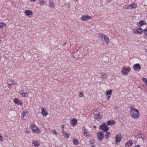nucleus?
I'll use <instances>...</instances> for the list:
<instances>
[{
    "label": "nucleus",
    "mask_w": 147,
    "mask_h": 147,
    "mask_svg": "<svg viewBox=\"0 0 147 147\" xmlns=\"http://www.w3.org/2000/svg\"><path fill=\"white\" fill-rule=\"evenodd\" d=\"M130 113L132 117L134 118L138 117L140 115L138 110L135 108H131Z\"/></svg>",
    "instance_id": "obj_1"
},
{
    "label": "nucleus",
    "mask_w": 147,
    "mask_h": 147,
    "mask_svg": "<svg viewBox=\"0 0 147 147\" xmlns=\"http://www.w3.org/2000/svg\"><path fill=\"white\" fill-rule=\"evenodd\" d=\"M98 37L102 42L108 44L109 42V37L102 34H98Z\"/></svg>",
    "instance_id": "obj_2"
},
{
    "label": "nucleus",
    "mask_w": 147,
    "mask_h": 147,
    "mask_svg": "<svg viewBox=\"0 0 147 147\" xmlns=\"http://www.w3.org/2000/svg\"><path fill=\"white\" fill-rule=\"evenodd\" d=\"M31 128L33 132L37 134H39L40 130L38 127H36L35 125L33 124L31 125Z\"/></svg>",
    "instance_id": "obj_3"
},
{
    "label": "nucleus",
    "mask_w": 147,
    "mask_h": 147,
    "mask_svg": "<svg viewBox=\"0 0 147 147\" xmlns=\"http://www.w3.org/2000/svg\"><path fill=\"white\" fill-rule=\"evenodd\" d=\"M130 69L129 68H126L125 67H123L121 70V73L123 74L126 76L127 74L130 71Z\"/></svg>",
    "instance_id": "obj_4"
},
{
    "label": "nucleus",
    "mask_w": 147,
    "mask_h": 147,
    "mask_svg": "<svg viewBox=\"0 0 147 147\" xmlns=\"http://www.w3.org/2000/svg\"><path fill=\"white\" fill-rule=\"evenodd\" d=\"M100 128L104 132H107L109 130V127L107 125L106 123L102 124L100 126Z\"/></svg>",
    "instance_id": "obj_5"
},
{
    "label": "nucleus",
    "mask_w": 147,
    "mask_h": 147,
    "mask_svg": "<svg viewBox=\"0 0 147 147\" xmlns=\"http://www.w3.org/2000/svg\"><path fill=\"white\" fill-rule=\"evenodd\" d=\"M97 136L98 139L100 141H102L104 138V134L102 133V131H100L97 133Z\"/></svg>",
    "instance_id": "obj_6"
},
{
    "label": "nucleus",
    "mask_w": 147,
    "mask_h": 147,
    "mask_svg": "<svg viewBox=\"0 0 147 147\" xmlns=\"http://www.w3.org/2000/svg\"><path fill=\"white\" fill-rule=\"evenodd\" d=\"M114 138L115 139V143L117 144L120 142L122 138V137L121 136L117 135Z\"/></svg>",
    "instance_id": "obj_7"
},
{
    "label": "nucleus",
    "mask_w": 147,
    "mask_h": 147,
    "mask_svg": "<svg viewBox=\"0 0 147 147\" xmlns=\"http://www.w3.org/2000/svg\"><path fill=\"white\" fill-rule=\"evenodd\" d=\"M133 68L135 71H139L141 69L140 65L139 63L133 65Z\"/></svg>",
    "instance_id": "obj_8"
},
{
    "label": "nucleus",
    "mask_w": 147,
    "mask_h": 147,
    "mask_svg": "<svg viewBox=\"0 0 147 147\" xmlns=\"http://www.w3.org/2000/svg\"><path fill=\"white\" fill-rule=\"evenodd\" d=\"M94 116V118L97 120L99 121L102 118V115L99 113H95Z\"/></svg>",
    "instance_id": "obj_9"
},
{
    "label": "nucleus",
    "mask_w": 147,
    "mask_h": 147,
    "mask_svg": "<svg viewBox=\"0 0 147 147\" xmlns=\"http://www.w3.org/2000/svg\"><path fill=\"white\" fill-rule=\"evenodd\" d=\"M92 17L88 15H84L81 17V19L83 21H86L91 19Z\"/></svg>",
    "instance_id": "obj_10"
},
{
    "label": "nucleus",
    "mask_w": 147,
    "mask_h": 147,
    "mask_svg": "<svg viewBox=\"0 0 147 147\" xmlns=\"http://www.w3.org/2000/svg\"><path fill=\"white\" fill-rule=\"evenodd\" d=\"M25 14L29 16H31L33 14V13L32 11L29 10H27L24 11Z\"/></svg>",
    "instance_id": "obj_11"
},
{
    "label": "nucleus",
    "mask_w": 147,
    "mask_h": 147,
    "mask_svg": "<svg viewBox=\"0 0 147 147\" xmlns=\"http://www.w3.org/2000/svg\"><path fill=\"white\" fill-rule=\"evenodd\" d=\"M19 93L22 96L26 97L28 96V94L27 93L25 92L24 90H22Z\"/></svg>",
    "instance_id": "obj_12"
},
{
    "label": "nucleus",
    "mask_w": 147,
    "mask_h": 147,
    "mask_svg": "<svg viewBox=\"0 0 147 147\" xmlns=\"http://www.w3.org/2000/svg\"><path fill=\"white\" fill-rule=\"evenodd\" d=\"M15 83V81L12 80H10L8 81L7 82V84L9 85V86L11 87V85H13Z\"/></svg>",
    "instance_id": "obj_13"
},
{
    "label": "nucleus",
    "mask_w": 147,
    "mask_h": 147,
    "mask_svg": "<svg viewBox=\"0 0 147 147\" xmlns=\"http://www.w3.org/2000/svg\"><path fill=\"white\" fill-rule=\"evenodd\" d=\"M133 144L132 140H129L127 141L125 144V147L131 146Z\"/></svg>",
    "instance_id": "obj_14"
},
{
    "label": "nucleus",
    "mask_w": 147,
    "mask_h": 147,
    "mask_svg": "<svg viewBox=\"0 0 147 147\" xmlns=\"http://www.w3.org/2000/svg\"><path fill=\"white\" fill-rule=\"evenodd\" d=\"M42 114L43 115L46 116L47 115V113L46 112V109L45 108H42L41 109Z\"/></svg>",
    "instance_id": "obj_15"
},
{
    "label": "nucleus",
    "mask_w": 147,
    "mask_h": 147,
    "mask_svg": "<svg viewBox=\"0 0 147 147\" xmlns=\"http://www.w3.org/2000/svg\"><path fill=\"white\" fill-rule=\"evenodd\" d=\"M146 24V23L144 21L141 20L139 23H138L137 25L141 26Z\"/></svg>",
    "instance_id": "obj_16"
},
{
    "label": "nucleus",
    "mask_w": 147,
    "mask_h": 147,
    "mask_svg": "<svg viewBox=\"0 0 147 147\" xmlns=\"http://www.w3.org/2000/svg\"><path fill=\"white\" fill-rule=\"evenodd\" d=\"M83 133L84 135L87 138H89L90 137V132L88 131V130L86 131H83Z\"/></svg>",
    "instance_id": "obj_17"
},
{
    "label": "nucleus",
    "mask_w": 147,
    "mask_h": 147,
    "mask_svg": "<svg viewBox=\"0 0 147 147\" xmlns=\"http://www.w3.org/2000/svg\"><path fill=\"white\" fill-rule=\"evenodd\" d=\"M72 125L75 126L77 123V120L75 118H73L72 119V121L71 122Z\"/></svg>",
    "instance_id": "obj_18"
},
{
    "label": "nucleus",
    "mask_w": 147,
    "mask_h": 147,
    "mask_svg": "<svg viewBox=\"0 0 147 147\" xmlns=\"http://www.w3.org/2000/svg\"><path fill=\"white\" fill-rule=\"evenodd\" d=\"M115 121L113 120H110L107 122V124L108 125H113L114 124Z\"/></svg>",
    "instance_id": "obj_19"
},
{
    "label": "nucleus",
    "mask_w": 147,
    "mask_h": 147,
    "mask_svg": "<svg viewBox=\"0 0 147 147\" xmlns=\"http://www.w3.org/2000/svg\"><path fill=\"white\" fill-rule=\"evenodd\" d=\"M32 144L33 146L36 147H38L40 146V144L38 142L36 141H34L32 142Z\"/></svg>",
    "instance_id": "obj_20"
},
{
    "label": "nucleus",
    "mask_w": 147,
    "mask_h": 147,
    "mask_svg": "<svg viewBox=\"0 0 147 147\" xmlns=\"http://www.w3.org/2000/svg\"><path fill=\"white\" fill-rule=\"evenodd\" d=\"M70 6V5L68 3H66L65 5L63 6L64 7H66V9L67 10L69 9Z\"/></svg>",
    "instance_id": "obj_21"
},
{
    "label": "nucleus",
    "mask_w": 147,
    "mask_h": 147,
    "mask_svg": "<svg viewBox=\"0 0 147 147\" xmlns=\"http://www.w3.org/2000/svg\"><path fill=\"white\" fill-rule=\"evenodd\" d=\"M136 5L135 4H134V3H131L129 5V7H130V9L131 8L134 9L136 7Z\"/></svg>",
    "instance_id": "obj_22"
},
{
    "label": "nucleus",
    "mask_w": 147,
    "mask_h": 147,
    "mask_svg": "<svg viewBox=\"0 0 147 147\" xmlns=\"http://www.w3.org/2000/svg\"><path fill=\"white\" fill-rule=\"evenodd\" d=\"M14 102L15 103L18 104L19 105H21L22 103L20 102L19 100L18 99H15Z\"/></svg>",
    "instance_id": "obj_23"
},
{
    "label": "nucleus",
    "mask_w": 147,
    "mask_h": 147,
    "mask_svg": "<svg viewBox=\"0 0 147 147\" xmlns=\"http://www.w3.org/2000/svg\"><path fill=\"white\" fill-rule=\"evenodd\" d=\"M73 143L76 145H77L79 144V141L77 139H74L73 141Z\"/></svg>",
    "instance_id": "obj_24"
},
{
    "label": "nucleus",
    "mask_w": 147,
    "mask_h": 147,
    "mask_svg": "<svg viewBox=\"0 0 147 147\" xmlns=\"http://www.w3.org/2000/svg\"><path fill=\"white\" fill-rule=\"evenodd\" d=\"M100 76H101L102 78L105 79L107 77V75L104 72H101L100 73Z\"/></svg>",
    "instance_id": "obj_25"
},
{
    "label": "nucleus",
    "mask_w": 147,
    "mask_h": 147,
    "mask_svg": "<svg viewBox=\"0 0 147 147\" xmlns=\"http://www.w3.org/2000/svg\"><path fill=\"white\" fill-rule=\"evenodd\" d=\"M136 31L137 33H139L140 34H141L142 33L143 31H144V30H143L141 28H140L138 29L137 30H136Z\"/></svg>",
    "instance_id": "obj_26"
},
{
    "label": "nucleus",
    "mask_w": 147,
    "mask_h": 147,
    "mask_svg": "<svg viewBox=\"0 0 147 147\" xmlns=\"http://www.w3.org/2000/svg\"><path fill=\"white\" fill-rule=\"evenodd\" d=\"M106 95H111L112 93V90H107L106 91Z\"/></svg>",
    "instance_id": "obj_27"
},
{
    "label": "nucleus",
    "mask_w": 147,
    "mask_h": 147,
    "mask_svg": "<svg viewBox=\"0 0 147 147\" xmlns=\"http://www.w3.org/2000/svg\"><path fill=\"white\" fill-rule=\"evenodd\" d=\"M6 24L5 23L2 22L0 23V29H2L5 27Z\"/></svg>",
    "instance_id": "obj_28"
},
{
    "label": "nucleus",
    "mask_w": 147,
    "mask_h": 147,
    "mask_svg": "<svg viewBox=\"0 0 147 147\" xmlns=\"http://www.w3.org/2000/svg\"><path fill=\"white\" fill-rule=\"evenodd\" d=\"M142 80L145 83V85L147 86V78H143Z\"/></svg>",
    "instance_id": "obj_29"
},
{
    "label": "nucleus",
    "mask_w": 147,
    "mask_h": 147,
    "mask_svg": "<svg viewBox=\"0 0 147 147\" xmlns=\"http://www.w3.org/2000/svg\"><path fill=\"white\" fill-rule=\"evenodd\" d=\"M63 136L66 138H68L69 137V134L66 132H65L63 133Z\"/></svg>",
    "instance_id": "obj_30"
},
{
    "label": "nucleus",
    "mask_w": 147,
    "mask_h": 147,
    "mask_svg": "<svg viewBox=\"0 0 147 147\" xmlns=\"http://www.w3.org/2000/svg\"><path fill=\"white\" fill-rule=\"evenodd\" d=\"M111 135L110 132H107L106 135V139H107Z\"/></svg>",
    "instance_id": "obj_31"
},
{
    "label": "nucleus",
    "mask_w": 147,
    "mask_h": 147,
    "mask_svg": "<svg viewBox=\"0 0 147 147\" xmlns=\"http://www.w3.org/2000/svg\"><path fill=\"white\" fill-rule=\"evenodd\" d=\"M38 3L40 5H43L45 4V2L43 1L39 0L38 1Z\"/></svg>",
    "instance_id": "obj_32"
},
{
    "label": "nucleus",
    "mask_w": 147,
    "mask_h": 147,
    "mask_svg": "<svg viewBox=\"0 0 147 147\" xmlns=\"http://www.w3.org/2000/svg\"><path fill=\"white\" fill-rule=\"evenodd\" d=\"M142 137V134H140L136 136V137L137 138H141Z\"/></svg>",
    "instance_id": "obj_33"
},
{
    "label": "nucleus",
    "mask_w": 147,
    "mask_h": 147,
    "mask_svg": "<svg viewBox=\"0 0 147 147\" xmlns=\"http://www.w3.org/2000/svg\"><path fill=\"white\" fill-rule=\"evenodd\" d=\"M54 4L52 2H50L49 4V6L53 7H54Z\"/></svg>",
    "instance_id": "obj_34"
},
{
    "label": "nucleus",
    "mask_w": 147,
    "mask_h": 147,
    "mask_svg": "<svg viewBox=\"0 0 147 147\" xmlns=\"http://www.w3.org/2000/svg\"><path fill=\"white\" fill-rule=\"evenodd\" d=\"M123 8L125 9H130V7H129V5L128 6L127 5H125L123 7Z\"/></svg>",
    "instance_id": "obj_35"
},
{
    "label": "nucleus",
    "mask_w": 147,
    "mask_h": 147,
    "mask_svg": "<svg viewBox=\"0 0 147 147\" xmlns=\"http://www.w3.org/2000/svg\"><path fill=\"white\" fill-rule=\"evenodd\" d=\"M27 113L26 112H24L22 113V115L21 117H22L23 118L24 117V116Z\"/></svg>",
    "instance_id": "obj_36"
},
{
    "label": "nucleus",
    "mask_w": 147,
    "mask_h": 147,
    "mask_svg": "<svg viewBox=\"0 0 147 147\" xmlns=\"http://www.w3.org/2000/svg\"><path fill=\"white\" fill-rule=\"evenodd\" d=\"M144 31L145 32V36L146 38H147V29H144Z\"/></svg>",
    "instance_id": "obj_37"
},
{
    "label": "nucleus",
    "mask_w": 147,
    "mask_h": 147,
    "mask_svg": "<svg viewBox=\"0 0 147 147\" xmlns=\"http://www.w3.org/2000/svg\"><path fill=\"white\" fill-rule=\"evenodd\" d=\"M82 130L83 131H88V130L87 129H86V128L85 127H83L82 128Z\"/></svg>",
    "instance_id": "obj_38"
},
{
    "label": "nucleus",
    "mask_w": 147,
    "mask_h": 147,
    "mask_svg": "<svg viewBox=\"0 0 147 147\" xmlns=\"http://www.w3.org/2000/svg\"><path fill=\"white\" fill-rule=\"evenodd\" d=\"M79 96L80 97L82 98L83 97V93L82 92H80L79 93Z\"/></svg>",
    "instance_id": "obj_39"
},
{
    "label": "nucleus",
    "mask_w": 147,
    "mask_h": 147,
    "mask_svg": "<svg viewBox=\"0 0 147 147\" xmlns=\"http://www.w3.org/2000/svg\"><path fill=\"white\" fill-rule=\"evenodd\" d=\"M53 132L54 134L57 135V132L55 130L53 131Z\"/></svg>",
    "instance_id": "obj_40"
},
{
    "label": "nucleus",
    "mask_w": 147,
    "mask_h": 147,
    "mask_svg": "<svg viewBox=\"0 0 147 147\" xmlns=\"http://www.w3.org/2000/svg\"><path fill=\"white\" fill-rule=\"evenodd\" d=\"M90 145L92 147H94V145L93 143H91Z\"/></svg>",
    "instance_id": "obj_41"
},
{
    "label": "nucleus",
    "mask_w": 147,
    "mask_h": 147,
    "mask_svg": "<svg viewBox=\"0 0 147 147\" xmlns=\"http://www.w3.org/2000/svg\"><path fill=\"white\" fill-rule=\"evenodd\" d=\"M107 97L108 98V100H109V99L111 97V95H106Z\"/></svg>",
    "instance_id": "obj_42"
},
{
    "label": "nucleus",
    "mask_w": 147,
    "mask_h": 147,
    "mask_svg": "<svg viewBox=\"0 0 147 147\" xmlns=\"http://www.w3.org/2000/svg\"><path fill=\"white\" fill-rule=\"evenodd\" d=\"M3 140V138L2 137L0 136V141H2Z\"/></svg>",
    "instance_id": "obj_43"
},
{
    "label": "nucleus",
    "mask_w": 147,
    "mask_h": 147,
    "mask_svg": "<svg viewBox=\"0 0 147 147\" xmlns=\"http://www.w3.org/2000/svg\"><path fill=\"white\" fill-rule=\"evenodd\" d=\"M134 147H140V145H136Z\"/></svg>",
    "instance_id": "obj_44"
},
{
    "label": "nucleus",
    "mask_w": 147,
    "mask_h": 147,
    "mask_svg": "<svg viewBox=\"0 0 147 147\" xmlns=\"http://www.w3.org/2000/svg\"><path fill=\"white\" fill-rule=\"evenodd\" d=\"M62 132L63 133H63H65V132H64V130L63 129H62Z\"/></svg>",
    "instance_id": "obj_45"
},
{
    "label": "nucleus",
    "mask_w": 147,
    "mask_h": 147,
    "mask_svg": "<svg viewBox=\"0 0 147 147\" xmlns=\"http://www.w3.org/2000/svg\"><path fill=\"white\" fill-rule=\"evenodd\" d=\"M64 125H62V128L63 129L64 128Z\"/></svg>",
    "instance_id": "obj_46"
},
{
    "label": "nucleus",
    "mask_w": 147,
    "mask_h": 147,
    "mask_svg": "<svg viewBox=\"0 0 147 147\" xmlns=\"http://www.w3.org/2000/svg\"><path fill=\"white\" fill-rule=\"evenodd\" d=\"M34 2L36 0H30Z\"/></svg>",
    "instance_id": "obj_47"
},
{
    "label": "nucleus",
    "mask_w": 147,
    "mask_h": 147,
    "mask_svg": "<svg viewBox=\"0 0 147 147\" xmlns=\"http://www.w3.org/2000/svg\"><path fill=\"white\" fill-rule=\"evenodd\" d=\"M26 133H27V134H28V133H29L30 132H29V131H27V132H26Z\"/></svg>",
    "instance_id": "obj_48"
},
{
    "label": "nucleus",
    "mask_w": 147,
    "mask_h": 147,
    "mask_svg": "<svg viewBox=\"0 0 147 147\" xmlns=\"http://www.w3.org/2000/svg\"><path fill=\"white\" fill-rule=\"evenodd\" d=\"M146 53H147V49H146Z\"/></svg>",
    "instance_id": "obj_49"
},
{
    "label": "nucleus",
    "mask_w": 147,
    "mask_h": 147,
    "mask_svg": "<svg viewBox=\"0 0 147 147\" xmlns=\"http://www.w3.org/2000/svg\"><path fill=\"white\" fill-rule=\"evenodd\" d=\"M78 1V0H76V2L77 1Z\"/></svg>",
    "instance_id": "obj_50"
}]
</instances>
